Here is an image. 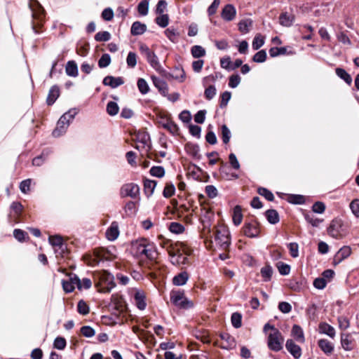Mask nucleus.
<instances>
[{
    "mask_svg": "<svg viewBox=\"0 0 359 359\" xmlns=\"http://www.w3.org/2000/svg\"><path fill=\"white\" fill-rule=\"evenodd\" d=\"M131 250L135 256L140 259L154 260L158 256L154 245L144 238L133 242Z\"/></svg>",
    "mask_w": 359,
    "mask_h": 359,
    "instance_id": "nucleus-1",
    "label": "nucleus"
},
{
    "mask_svg": "<svg viewBox=\"0 0 359 359\" xmlns=\"http://www.w3.org/2000/svg\"><path fill=\"white\" fill-rule=\"evenodd\" d=\"M160 241L159 245L165 248L170 257V261L174 265L184 264L187 259L182 253V243L180 242L174 243L170 240L165 239L162 236H158Z\"/></svg>",
    "mask_w": 359,
    "mask_h": 359,
    "instance_id": "nucleus-2",
    "label": "nucleus"
},
{
    "mask_svg": "<svg viewBox=\"0 0 359 359\" xmlns=\"http://www.w3.org/2000/svg\"><path fill=\"white\" fill-rule=\"evenodd\" d=\"M327 233L334 238L341 239L347 235V230L341 219L335 218L330 222Z\"/></svg>",
    "mask_w": 359,
    "mask_h": 359,
    "instance_id": "nucleus-3",
    "label": "nucleus"
},
{
    "mask_svg": "<svg viewBox=\"0 0 359 359\" xmlns=\"http://www.w3.org/2000/svg\"><path fill=\"white\" fill-rule=\"evenodd\" d=\"M140 51L146 57L147 62L151 67L158 72L163 71V67L159 62L157 55L146 44H141L140 46Z\"/></svg>",
    "mask_w": 359,
    "mask_h": 359,
    "instance_id": "nucleus-4",
    "label": "nucleus"
},
{
    "mask_svg": "<svg viewBox=\"0 0 359 359\" xmlns=\"http://www.w3.org/2000/svg\"><path fill=\"white\" fill-rule=\"evenodd\" d=\"M245 236L249 238H256L259 235V223L254 218L246 219L243 227Z\"/></svg>",
    "mask_w": 359,
    "mask_h": 359,
    "instance_id": "nucleus-5",
    "label": "nucleus"
},
{
    "mask_svg": "<svg viewBox=\"0 0 359 359\" xmlns=\"http://www.w3.org/2000/svg\"><path fill=\"white\" fill-rule=\"evenodd\" d=\"M283 341L282 334L278 330L270 333L268 337V346L273 351L277 352L283 348Z\"/></svg>",
    "mask_w": 359,
    "mask_h": 359,
    "instance_id": "nucleus-6",
    "label": "nucleus"
},
{
    "mask_svg": "<svg viewBox=\"0 0 359 359\" xmlns=\"http://www.w3.org/2000/svg\"><path fill=\"white\" fill-rule=\"evenodd\" d=\"M170 302L177 307L180 308H189L191 306V302L185 297L184 293L182 291H174L170 292Z\"/></svg>",
    "mask_w": 359,
    "mask_h": 359,
    "instance_id": "nucleus-7",
    "label": "nucleus"
},
{
    "mask_svg": "<svg viewBox=\"0 0 359 359\" xmlns=\"http://www.w3.org/2000/svg\"><path fill=\"white\" fill-rule=\"evenodd\" d=\"M93 261L98 264L101 261H110L116 257V255L109 249L99 248L95 249L93 253Z\"/></svg>",
    "mask_w": 359,
    "mask_h": 359,
    "instance_id": "nucleus-8",
    "label": "nucleus"
},
{
    "mask_svg": "<svg viewBox=\"0 0 359 359\" xmlns=\"http://www.w3.org/2000/svg\"><path fill=\"white\" fill-rule=\"evenodd\" d=\"M121 197H130L135 199L140 194V188L137 184L134 183H128L124 184L120 191Z\"/></svg>",
    "mask_w": 359,
    "mask_h": 359,
    "instance_id": "nucleus-9",
    "label": "nucleus"
},
{
    "mask_svg": "<svg viewBox=\"0 0 359 359\" xmlns=\"http://www.w3.org/2000/svg\"><path fill=\"white\" fill-rule=\"evenodd\" d=\"M215 248H222L224 244V226L221 225L218 226L215 232L212 240L211 241ZM216 250V248L214 249Z\"/></svg>",
    "mask_w": 359,
    "mask_h": 359,
    "instance_id": "nucleus-10",
    "label": "nucleus"
},
{
    "mask_svg": "<svg viewBox=\"0 0 359 359\" xmlns=\"http://www.w3.org/2000/svg\"><path fill=\"white\" fill-rule=\"evenodd\" d=\"M285 348L295 359H299L301 357L302 348L292 339L287 340Z\"/></svg>",
    "mask_w": 359,
    "mask_h": 359,
    "instance_id": "nucleus-11",
    "label": "nucleus"
},
{
    "mask_svg": "<svg viewBox=\"0 0 359 359\" xmlns=\"http://www.w3.org/2000/svg\"><path fill=\"white\" fill-rule=\"evenodd\" d=\"M79 283V278L75 275H70L67 280H62V287L66 292H72L76 287V283Z\"/></svg>",
    "mask_w": 359,
    "mask_h": 359,
    "instance_id": "nucleus-12",
    "label": "nucleus"
},
{
    "mask_svg": "<svg viewBox=\"0 0 359 359\" xmlns=\"http://www.w3.org/2000/svg\"><path fill=\"white\" fill-rule=\"evenodd\" d=\"M351 248L349 246H344L339 249L334 257V264H338L348 257L351 254Z\"/></svg>",
    "mask_w": 359,
    "mask_h": 359,
    "instance_id": "nucleus-13",
    "label": "nucleus"
},
{
    "mask_svg": "<svg viewBox=\"0 0 359 359\" xmlns=\"http://www.w3.org/2000/svg\"><path fill=\"white\" fill-rule=\"evenodd\" d=\"M295 20V15L292 13L283 12L279 16V23L283 27H291Z\"/></svg>",
    "mask_w": 359,
    "mask_h": 359,
    "instance_id": "nucleus-14",
    "label": "nucleus"
},
{
    "mask_svg": "<svg viewBox=\"0 0 359 359\" xmlns=\"http://www.w3.org/2000/svg\"><path fill=\"white\" fill-rule=\"evenodd\" d=\"M119 236L118 224L116 222H113L110 226L106 231V237L109 241H115Z\"/></svg>",
    "mask_w": 359,
    "mask_h": 359,
    "instance_id": "nucleus-15",
    "label": "nucleus"
},
{
    "mask_svg": "<svg viewBox=\"0 0 359 359\" xmlns=\"http://www.w3.org/2000/svg\"><path fill=\"white\" fill-rule=\"evenodd\" d=\"M151 79L153 81L154 85L156 88L158 89L160 93L164 95L167 96L168 93V84L163 79L158 78L156 76H151Z\"/></svg>",
    "mask_w": 359,
    "mask_h": 359,
    "instance_id": "nucleus-16",
    "label": "nucleus"
},
{
    "mask_svg": "<svg viewBox=\"0 0 359 359\" xmlns=\"http://www.w3.org/2000/svg\"><path fill=\"white\" fill-rule=\"evenodd\" d=\"M65 116H61L57 121L56 128L53 131V135L55 137L60 136L65 133L67 127L69 126L68 123L65 122Z\"/></svg>",
    "mask_w": 359,
    "mask_h": 359,
    "instance_id": "nucleus-17",
    "label": "nucleus"
},
{
    "mask_svg": "<svg viewBox=\"0 0 359 359\" xmlns=\"http://www.w3.org/2000/svg\"><path fill=\"white\" fill-rule=\"evenodd\" d=\"M124 83L121 77H114L112 76H107L103 79V84L109 86L112 88H117Z\"/></svg>",
    "mask_w": 359,
    "mask_h": 359,
    "instance_id": "nucleus-18",
    "label": "nucleus"
},
{
    "mask_svg": "<svg viewBox=\"0 0 359 359\" xmlns=\"http://www.w3.org/2000/svg\"><path fill=\"white\" fill-rule=\"evenodd\" d=\"M146 296L144 292L137 290L134 294V299L137 307L140 310H144L146 308L147 304L145 302Z\"/></svg>",
    "mask_w": 359,
    "mask_h": 359,
    "instance_id": "nucleus-19",
    "label": "nucleus"
},
{
    "mask_svg": "<svg viewBox=\"0 0 359 359\" xmlns=\"http://www.w3.org/2000/svg\"><path fill=\"white\" fill-rule=\"evenodd\" d=\"M60 95V89L57 86H53L50 88L46 102L48 105H52Z\"/></svg>",
    "mask_w": 359,
    "mask_h": 359,
    "instance_id": "nucleus-20",
    "label": "nucleus"
},
{
    "mask_svg": "<svg viewBox=\"0 0 359 359\" xmlns=\"http://www.w3.org/2000/svg\"><path fill=\"white\" fill-rule=\"evenodd\" d=\"M147 26L139 21H136L133 23L130 32L133 35H141L145 32Z\"/></svg>",
    "mask_w": 359,
    "mask_h": 359,
    "instance_id": "nucleus-21",
    "label": "nucleus"
},
{
    "mask_svg": "<svg viewBox=\"0 0 359 359\" xmlns=\"http://www.w3.org/2000/svg\"><path fill=\"white\" fill-rule=\"evenodd\" d=\"M341 346L346 351L353 348V340L349 334H342L341 337Z\"/></svg>",
    "mask_w": 359,
    "mask_h": 359,
    "instance_id": "nucleus-22",
    "label": "nucleus"
},
{
    "mask_svg": "<svg viewBox=\"0 0 359 359\" xmlns=\"http://www.w3.org/2000/svg\"><path fill=\"white\" fill-rule=\"evenodd\" d=\"M318 344L320 348L327 355L331 354L334 350L332 344L327 339H320Z\"/></svg>",
    "mask_w": 359,
    "mask_h": 359,
    "instance_id": "nucleus-23",
    "label": "nucleus"
},
{
    "mask_svg": "<svg viewBox=\"0 0 359 359\" xmlns=\"http://www.w3.org/2000/svg\"><path fill=\"white\" fill-rule=\"evenodd\" d=\"M188 279V273L186 271H182L173 278L172 283L175 285H184L186 284Z\"/></svg>",
    "mask_w": 359,
    "mask_h": 359,
    "instance_id": "nucleus-24",
    "label": "nucleus"
},
{
    "mask_svg": "<svg viewBox=\"0 0 359 359\" xmlns=\"http://www.w3.org/2000/svg\"><path fill=\"white\" fill-rule=\"evenodd\" d=\"M232 220L236 226H238L241 224L243 220L242 209L240 205H236L233 208Z\"/></svg>",
    "mask_w": 359,
    "mask_h": 359,
    "instance_id": "nucleus-25",
    "label": "nucleus"
},
{
    "mask_svg": "<svg viewBox=\"0 0 359 359\" xmlns=\"http://www.w3.org/2000/svg\"><path fill=\"white\" fill-rule=\"evenodd\" d=\"M49 243L55 248H58L61 251H64L65 245L63 243V240L60 236H49Z\"/></svg>",
    "mask_w": 359,
    "mask_h": 359,
    "instance_id": "nucleus-26",
    "label": "nucleus"
},
{
    "mask_svg": "<svg viewBox=\"0 0 359 359\" xmlns=\"http://www.w3.org/2000/svg\"><path fill=\"white\" fill-rule=\"evenodd\" d=\"M156 184L155 180H145L144 181V191L147 196H151L153 194Z\"/></svg>",
    "mask_w": 359,
    "mask_h": 359,
    "instance_id": "nucleus-27",
    "label": "nucleus"
},
{
    "mask_svg": "<svg viewBox=\"0 0 359 359\" xmlns=\"http://www.w3.org/2000/svg\"><path fill=\"white\" fill-rule=\"evenodd\" d=\"M66 73L69 76L76 77L78 76V67L74 61L67 62L65 67Z\"/></svg>",
    "mask_w": 359,
    "mask_h": 359,
    "instance_id": "nucleus-28",
    "label": "nucleus"
},
{
    "mask_svg": "<svg viewBox=\"0 0 359 359\" xmlns=\"http://www.w3.org/2000/svg\"><path fill=\"white\" fill-rule=\"evenodd\" d=\"M319 331L320 333L327 334L332 338L335 335L334 327L326 323H321L319 324Z\"/></svg>",
    "mask_w": 359,
    "mask_h": 359,
    "instance_id": "nucleus-29",
    "label": "nucleus"
},
{
    "mask_svg": "<svg viewBox=\"0 0 359 359\" xmlns=\"http://www.w3.org/2000/svg\"><path fill=\"white\" fill-rule=\"evenodd\" d=\"M336 74L342 80H344L348 85L351 86L352 83V78L351 75L344 69L338 67L335 69Z\"/></svg>",
    "mask_w": 359,
    "mask_h": 359,
    "instance_id": "nucleus-30",
    "label": "nucleus"
},
{
    "mask_svg": "<svg viewBox=\"0 0 359 359\" xmlns=\"http://www.w3.org/2000/svg\"><path fill=\"white\" fill-rule=\"evenodd\" d=\"M292 334L298 341L302 343L304 342V332L300 326L294 325L292 329Z\"/></svg>",
    "mask_w": 359,
    "mask_h": 359,
    "instance_id": "nucleus-31",
    "label": "nucleus"
},
{
    "mask_svg": "<svg viewBox=\"0 0 359 359\" xmlns=\"http://www.w3.org/2000/svg\"><path fill=\"white\" fill-rule=\"evenodd\" d=\"M252 26V20L251 19L242 20L238 23V29L243 34L249 32L250 27Z\"/></svg>",
    "mask_w": 359,
    "mask_h": 359,
    "instance_id": "nucleus-32",
    "label": "nucleus"
},
{
    "mask_svg": "<svg viewBox=\"0 0 359 359\" xmlns=\"http://www.w3.org/2000/svg\"><path fill=\"white\" fill-rule=\"evenodd\" d=\"M265 215L269 223L275 224L279 222V215L276 210L273 209L268 210Z\"/></svg>",
    "mask_w": 359,
    "mask_h": 359,
    "instance_id": "nucleus-33",
    "label": "nucleus"
},
{
    "mask_svg": "<svg viewBox=\"0 0 359 359\" xmlns=\"http://www.w3.org/2000/svg\"><path fill=\"white\" fill-rule=\"evenodd\" d=\"M194 335L196 339L201 340L204 344H208L211 341L209 333L206 330H196Z\"/></svg>",
    "mask_w": 359,
    "mask_h": 359,
    "instance_id": "nucleus-34",
    "label": "nucleus"
},
{
    "mask_svg": "<svg viewBox=\"0 0 359 359\" xmlns=\"http://www.w3.org/2000/svg\"><path fill=\"white\" fill-rule=\"evenodd\" d=\"M243 64V60L236 59L234 62L231 61L230 57H226V69L235 70L241 67Z\"/></svg>",
    "mask_w": 359,
    "mask_h": 359,
    "instance_id": "nucleus-35",
    "label": "nucleus"
},
{
    "mask_svg": "<svg viewBox=\"0 0 359 359\" xmlns=\"http://www.w3.org/2000/svg\"><path fill=\"white\" fill-rule=\"evenodd\" d=\"M137 142L142 144V147L145 148V151L148 152L150 149L149 145V136L147 133H142L137 136Z\"/></svg>",
    "mask_w": 359,
    "mask_h": 359,
    "instance_id": "nucleus-36",
    "label": "nucleus"
},
{
    "mask_svg": "<svg viewBox=\"0 0 359 359\" xmlns=\"http://www.w3.org/2000/svg\"><path fill=\"white\" fill-rule=\"evenodd\" d=\"M191 55L194 58H200L205 55V50L201 46H194L191 49Z\"/></svg>",
    "mask_w": 359,
    "mask_h": 359,
    "instance_id": "nucleus-37",
    "label": "nucleus"
},
{
    "mask_svg": "<svg viewBox=\"0 0 359 359\" xmlns=\"http://www.w3.org/2000/svg\"><path fill=\"white\" fill-rule=\"evenodd\" d=\"M231 322L235 328H239L242 326V315L238 312H235L231 315Z\"/></svg>",
    "mask_w": 359,
    "mask_h": 359,
    "instance_id": "nucleus-38",
    "label": "nucleus"
},
{
    "mask_svg": "<svg viewBox=\"0 0 359 359\" xmlns=\"http://www.w3.org/2000/svg\"><path fill=\"white\" fill-rule=\"evenodd\" d=\"M175 187L171 182L166 183L165 188L163 191V195L165 198H170L175 194Z\"/></svg>",
    "mask_w": 359,
    "mask_h": 359,
    "instance_id": "nucleus-39",
    "label": "nucleus"
},
{
    "mask_svg": "<svg viewBox=\"0 0 359 359\" xmlns=\"http://www.w3.org/2000/svg\"><path fill=\"white\" fill-rule=\"evenodd\" d=\"M119 111L118 105L116 102L110 101L107 105V112L110 116H115Z\"/></svg>",
    "mask_w": 359,
    "mask_h": 359,
    "instance_id": "nucleus-40",
    "label": "nucleus"
},
{
    "mask_svg": "<svg viewBox=\"0 0 359 359\" xmlns=\"http://www.w3.org/2000/svg\"><path fill=\"white\" fill-rule=\"evenodd\" d=\"M236 15V10L231 4L226 5V20H233Z\"/></svg>",
    "mask_w": 359,
    "mask_h": 359,
    "instance_id": "nucleus-41",
    "label": "nucleus"
},
{
    "mask_svg": "<svg viewBox=\"0 0 359 359\" xmlns=\"http://www.w3.org/2000/svg\"><path fill=\"white\" fill-rule=\"evenodd\" d=\"M149 172L154 177L161 178L165 175V169L162 166H153Z\"/></svg>",
    "mask_w": 359,
    "mask_h": 359,
    "instance_id": "nucleus-42",
    "label": "nucleus"
},
{
    "mask_svg": "<svg viewBox=\"0 0 359 359\" xmlns=\"http://www.w3.org/2000/svg\"><path fill=\"white\" fill-rule=\"evenodd\" d=\"M184 226L178 222H171L169 226V230L174 233H182L184 231Z\"/></svg>",
    "mask_w": 359,
    "mask_h": 359,
    "instance_id": "nucleus-43",
    "label": "nucleus"
},
{
    "mask_svg": "<svg viewBox=\"0 0 359 359\" xmlns=\"http://www.w3.org/2000/svg\"><path fill=\"white\" fill-rule=\"evenodd\" d=\"M257 192L259 195L264 196L269 201H273L274 200V196L273 193L266 188L260 187L258 189Z\"/></svg>",
    "mask_w": 359,
    "mask_h": 359,
    "instance_id": "nucleus-44",
    "label": "nucleus"
},
{
    "mask_svg": "<svg viewBox=\"0 0 359 359\" xmlns=\"http://www.w3.org/2000/svg\"><path fill=\"white\" fill-rule=\"evenodd\" d=\"M241 78L238 74H233L229 78V86L234 88L241 83Z\"/></svg>",
    "mask_w": 359,
    "mask_h": 359,
    "instance_id": "nucleus-45",
    "label": "nucleus"
},
{
    "mask_svg": "<svg viewBox=\"0 0 359 359\" xmlns=\"http://www.w3.org/2000/svg\"><path fill=\"white\" fill-rule=\"evenodd\" d=\"M137 84L138 89L142 94L144 95L149 92V87L145 79L142 78L139 79Z\"/></svg>",
    "mask_w": 359,
    "mask_h": 359,
    "instance_id": "nucleus-46",
    "label": "nucleus"
},
{
    "mask_svg": "<svg viewBox=\"0 0 359 359\" xmlns=\"http://www.w3.org/2000/svg\"><path fill=\"white\" fill-rule=\"evenodd\" d=\"M149 11V1L147 0L142 1L137 6V11L141 15H146Z\"/></svg>",
    "mask_w": 359,
    "mask_h": 359,
    "instance_id": "nucleus-47",
    "label": "nucleus"
},
{
    "mask_svg": "<svg viewBox=\"0 0 359 359\" xmlns=\"http://www.w3.org/2000/svg\"><path fill=\"white\" fill-rule=\"evenodd\" d=\"M77 311L80 314L85 316L89 313L90 309L86 302L80 300L77 305Z\"/></svg>",
    "mask_w": 359,
    "mask_h": 359,
    "instance_id": "nucleus-48",
    "label": "nucleus"
},
{
    "mask_svg": "<svg viewBox=\"0 0 359 359\" xmlns=\"http://www.w3.org/2000/svg\"><path fill=\"white\" fill-rule=\"evenodd\" d=\"M276 266L278 269L279 273L281 275L286 276L288 275L290 272V265L285 264L282 262H279L276 264Z\"/></svg>",
    "mask_w": 359,
    "mask_h": 359,
    "instance_id": "nucleus-49",
    "label": "nucleus"
},
{
    "mask_svg": "<svg viewBox=\"0 0 359 359\" xmlns=\"http://www.w3.org/2000/svg\"><path fill=\"white\" fill-rule=\"evenodd\" d=\"M91 285V280L87 278H83L82 280L79 279V283H76V287L79 290H82L83 289L88 290L90 288Z\"/></svg>",
    "mask_w": 359,
    "mask_h": 359,
    "instance_id": "nucleus-50",
    "label": "nucleus"
},
{
    "mask_svg": "<svg viewBox=\"0 0 359 359\" xmlns=\"http://www.w3.org/2000/svg\"><path fill=\"white\" fill-rule=\"evenodd\" d=\"M273 273L272 268L270 266H265L261 269L262 276L264 278L265 281L271 280Z\"/></svg>",
    "mask_w": 359,
    "mask_h": 359,
    "instance_id": "nucleus-51",
    "label": "nucleus"
},
{
    "mask_svg": "<svg viewBox=\"0 0 359 359\" xmlns=\"http://www.w3.org/2000/svg\"><path fill=\"white\" fill-rule=\"evenodd\" d=\"M111 63V57L109 54H103L98 61V66L100 68H104L109 65Z\"/></svg>",
    "mask_w": 359,
    "mask_h": 359,
    "instance_id": "nucleus-52",
    "label": "nucleus"
},
{
    "mask_svg": "<svg viewBox=\"0 0 359 359\" xmlns=\"http://www.w3.org/2000/svg\"><path fill=\"white\" fill-rule=\"evenodd\" d=\"M111 39V34L109 32H99L95 36V40L97 41H107Z\"/></svg>",
    "mask_w": 359,
    "mask_h": 359,
    "instance_id": "nucleus-53",
    "label": "nucleus"
},
{
    "mask_svg": "<svg viewBox=\"0 0 359 359\" xmlns=\"http://www.w3.org/2000/svg\"><path fill=\"white\" fill-rule=\"evenodd\" d=\"M126 62L129 67L134 68L137 65V55L133 52H129L126 58Z\"/></svg>",
    "mask_w": 359,
    "mask_h": 359,
    "instance_id": "nucleus-54",
    "label": "nucleus"
},
{
    "mask_svg": "<svg viewBox=\"0 0 359 359\" xmlns=\"http://www.w3.org/2000/svg\"><path fill=\"white\" fill-rule=\"evenodd\" d=\"M266 59V53L264 50H261L255 53L252 57L255 62L261 63L264 62Z\"/></svg>",
    "mask_w": 359,
    "mask_h": 359,
    "instance_id": "nucleus-55",
    "label": "nucleus"
},
{
    "mask_svg": "<svg viewBox=\"0 0 359 359\" xmlns=\"http://www.w3.org/2000/svg\"><path fill=\"white\" fill-rule=\"evenodd\" d=\"M305 219L306 222H308L309 224H311L313 226H318V225L323 222V220L319 219L316 217H315L311 214H305L304 215Z\"/></svg>",
    "mask_w": 359,
    "mask_h": 359,
    "instance_id": "nucleus-56",
    "label": "nucleus"
},
{
    "mask_svg": "<svg viewBox=\"0 0 359 359\" xmlns=\"http://www.w3.org/2000/svg\"><path fill=\"white\" fill-rule=\"evenodd\" d=\"M67 342L65 338L57 337L55 338L53 346L58 350H63L66 346Z\"/></svg>",
    "mask_w": 359,
    "mask_h": 359,
    "instance_id": "nucleus-57",
    "label": "nucleus"
},
{
    "mask_svg": "<svg viewBox=\"0 0 359 359\" xmlns=\"http://www.w3.org/2000/svg\"><path fill=\"white\" fill-rule=\"evenodd\" d=\"M264 43V38L262 36L261 34H257L255 36V37L253 39L252 41V48L254 50H258L259 48H261Z\"/></svg>",
    "mask_w": 359,
    "mask_h": 359,
    "instance_id": "nucleus-58",
    "label": "nucleus"
},
{
    "mask_svg": "<svg viewBox=\"0 0 359 359\" xmlns=\"http://www.w3.org/2000/svg\"><path fill=\"white\" fill-rule=\"evenodd\" d=\"M156 22L161 27H165L169 22L168 15L161 14L160 16L156 18Z\"/></svg>",
    "mask_w": 359,
    "mask_h": 359,
    "instance_id": "nucleus-59",
    "label": "nucleus"
},
{
    "mask_svg": "<svg viewBox=\"0 0 359 359\" xmlns=\"http://www.w3.org/2000/svg\"><path fill=\"white\" fill-rule=\"evenodd\" d=\"M288 248L290 255L295 258L299 256V245L297 243H290L288 244Z\"/></svg>",
    "mask_w": 359,
    "mask_h": 359,
    "instance_id": "nucleus-60",
    "label": "nucleus"
},
{
    "mask_svg": "<svg viewBox=\"0 0 359 359\" xmlns=\"http://www.w3.org/2000/svg\"><path fill=\"white\" fill-rule=\"evenodd\" d=\"M229 164L232 168H233L234 170L240 169V167H241L240 163L234 154H229Z\"/></svg>",
    "mask_w": 359,
    "mask_h": 359,
    "instance_id": "nucleus-61",
    "label": "nucleus"
},
{
    "mask_svg": "<svg viewBox=\"0 0 359 359\" xmlns=\"http://www.w3.org/2000/svg\"><path fill=\"white\" fill-rule=\"evenodd\" d=\"M350 208L353 214L359 218V199H355L350 203Z\"/></svg>",
    "mask_w": 359,
    "mask_h": 359,
    "instance_id": "nucleus-62",
    "label": "nucleus"
},
{
    "mask_svg": "<svg viewBox=\"0 0 359 359\" xmlns=\"http://www.w3.org/2000/svg\"><path fill=\"white\" fill-rule=\"evenodd\" d=\"M163 127L172 134H176L178 131V127L177 125L170 121H168L165 123H164Z\"/></svg>",
    "mask_w": 359,
    "mask_h": 359,
    "instance_id": "nucleus-63",
    "label": "nucleus"
},
{
    "mask_svg": "<svg viewBox=\"0 0 359 359\" xmlns=\"http://www.w3.org/2000/svg\"><path fill=\"white\" fill-rule=\"evenodd\" d=\"M81 333L86 337H92L95 335V330L90 326H83Z\"/></svg>",
    "mask_w": 359,
    "mask_h": 359,
    "instance_id": "nucleus-64",
    "label": "nucleus"
}]
</instances>
